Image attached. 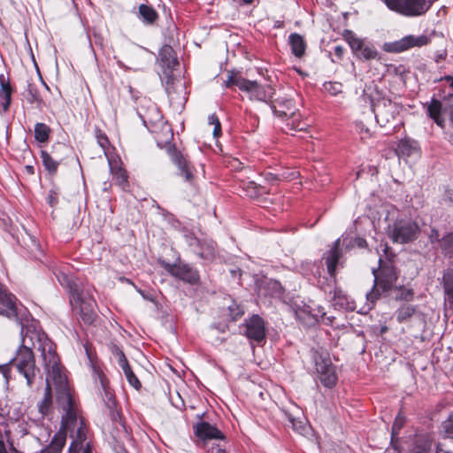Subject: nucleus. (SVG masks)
<instances>
[{
    "mask_svg": "<svg viewBox=\"0 0 453 453\" xmlns=\"http://www.w3.org/2000/svg\"><path fill=\"white\" fill-rule=\"evenodd\" d=\"M42 357L47 372L44 397L39 403V411L42 416L50 413L52 404L51 389L56 391L57 404L60 411L61 425L70 431L72 439L68 453H91V444L88 438V429L80 415L78 405L72 394L67 377L59 364L55 345L51 341L44 340L40 345Z\"/></svg>",
    "mask_w": 453,
    "mask_h": 453,
    "instance_id": "nucleus-1",
    "label": "nucleus"
},
{
    "mask_svg": "<svg viewBox=\"0 0 453 453\" xmlns=\"http://www.w3.org/2000/svg\"><path fill=\"white\" fill-rule=\"evenodd\" d=\"M22 347H20L16 356L11 360V366L23 375L27 380V384L31 386L35 377V361L32 348H37L42 353L40 343L44 340L50 341L47 335L38 331H31L29 328L21 330Z\"/></svg>",
    "mask_w": 453,
    "mask_h": 453,
    "instance_id": "nucleus-2",
    "label": "nucleus"
},
{
    "mask_svg": "<svg viewBox=\"0 0 453 453\" xmlns=\"http://www.w3.org/2000/svg\"><path fill=\"white\" fill-rule=\"evenodd\" d=\"M59 283L70 289V303L75 314L79 315L85 324L90 325L96 318V301L89 287H79L66 273H56Z\"/></svg>",
    "mask_w": 453,
    "mask_h": 453,
    "instance_id": "nucleus-3",
    "label": "nucleus"
},
{
    "mask_svg": "<svg viewBox=\"0 0 453 453\" xmlns=\"http://www.w3.org/2000/svg\"><path fill=\"white\" fill-rule=\"evenodd\" d=\"M374 274V288L373 289L366 294V299L370 303H368V309H372L375 300H377L380 293L379 288L381 289L382 293H388L391 290L395 291V298L396 300L411 301L414 296V292L411 288L404 287H394L397 280L396 273L392 267L381 268L380 274H376L375 270H372Z\"/></svg>",
    "mask_w": 453,
    "mask_h": 453,
    "instance_id": "nucleus-4",
    "label": "nucleus"
},
{
    "mask_svg": "<svg viewBox=\"0 0 453 453\" xmlns=\"http://www.w3.org/2000/svg\"><path fill=\"white\" fill-rule=\"evenodd\" d=\"M225 86L226 88L236 86L242 92L248 95L250 100L264 103H270L274 93L273 88L270 86H264L255 81L247 80L234 71L228 73Z\"/></svg>",
    "mask_w": 453,
    "mask_h": 453,
    "instance_id": "nucleus-5",
    "label": "nucleus"
},
{
    "mask_svg": "<svg viewBox=\"0 0 453 453\" xmlns=\"http://www.w3.org/2000/svg\"><path fill=\"white\" fill-rule=\"evenodd\" d=\"M420 228L417 222L409 218H397L389 220L387 234L395 243H409L418 239Z\"/></svg>",
    "mask_w": 453,
    "mask_h": 453,
    "instance_id": "nucleus-6",
    "label": "nucleus"
},
{
    "mask_svg": "<svg viewBox=\"0 0 453 453\" xmlns=\"http://www.w3.org/2000/svg\"><path fill=\"white\" fill-rule=\"evenodd\" d=\"M388 8L407 17L420 16L431 6L427 0H383Z\"/></svg>",
    "mask_w": 453,
    "mask_h": 453,
    "instance_id": "nucleus-7",
    "label": "nucleus"
},
{
    "mask_svg": "<svg viewBox=\"0 0 453 453\" xmlns=\"http://www.w3.org/2000/svg\"><path fill=\"white\" fill-rule=\"evenodd\" d=\"M344 36L356 57L364 60L378 58L379 52L372 43L357 37L351 31H347Z\"/></svg>",
    "mask_w": 453,
    "mask_h": 453,
    "instance_id": "nucleus-8",
    "label": "nucleus"
},
{
    "mask_svg": "<svg viewBox=\"0 0 453 453\" xmlns=\"http://www.w3.org/2000/svg\"><path fill=\"white\" fill-rule=\"evenodd\" d=\"M428 42L429 38L426 35H409L397 41L384 43L383 50L387 52L400 53L412 48L423 47Z\"/></svg>",
    "mask_w": 453,
    "mask_h": 453,
    "instance_id": "nucleus-9",
    "label": "nucleus"
},
{
    "mask_svg": "<svg viewBox=\"0 0 453 453\" xmlns=\"http://www.w3.org/2000/svg\"><path fill=\"white\" fill-rule=\"evenodd\" d=\"M372 110L376 120L380 126L387 125L399 113L398 105L387 98H381L372 104Z\"/></svg>",
    "mask_w": 453,
    "mask_h": 453,
    "instance_id": "nucleus-10",
    "label": "nucleus"
},
{
    "mask_svg": "<svg viewBox=\"0 0 453 453\" xmlns=\"http://www.w3.org/2000/svg\"><path fill=\"white\" fill-rule=\"evenodd\" d=\"M23 307L17 303L16 297L0 284V314L9 319H19Z\"/></svg>",
    "mask_w": 453,
    "mask_h": 453,
    "instance_id": "nucleus-11",
    "label": "nucleus"
},
{
    "mask_svg": "<svg viewBox=\"0 0 453 453\" xmlns=\"http://www.w3.org/2000/svg\"><path fill=\"white\" fill-rule=\"evenodd\" d=\"M243 333L250 340L257 343L262 342L265 338L264 319L258 315H253L249 319H246L243 326Z\"/></svg>",
    "mask_w": 453,
    "mask_h": 453,
    "instance_id": "nucleus-12",
    "label": "nucleus"
},
{
    "mask_svg": "<svg viewBox=\"0 0 453 453\" xmlns=\"http://www.w3.org/2000/svg\"><path fill=\"white\" fill-rule=\"evenodd\" d=\"M195 434L202 441L219 439L224 440L225 436L215 426L208 422L201 421L194 426Z\"/></svg>",
    "mask_w": 453,
    "mask_h": 453,
    "instance_id": "nucleus-13",
    "label": "nucleus"
},
{
    "mask_svg": "<svg viewBox=\"0 0 453 453\" xmlns=\"http://www.w3.org/2000/svg\"><path fill=\"white\" fill-rule=\"evenodd\" d=\"M166 270L175 278L195 283L198 280V273L188 265H167Z\"/></svg>",
    "mask_w": 453,
    "mask_h": 453,
    "instance_id": "nucleus-14",
    "label": "nucleus"
},
{
    "mask_svg": "<svg viewBox=\"0 0 453 453\" xmlns=\"http://www.w3.org/2000/svg\"><path fill=\"white\" fill-rule=\"evenodd\" d=\"M396 152L399 157L406 159L417 160L420 157V149L418 142L409 138L402 139L398 142Z\"/></svg>",
    "mask_w": 453,
    "mask_h": 453,
    "instance_id": "nucleus-15",
    "label": "nucleus"
},
{
    "mask_svg": "<svg viewBox=\"0 0 453 453\" xmlns=\"http://www.w3.org/2000/svg\"><path fill=\"white\" fill-rule=\"evenodd\" d=\"M107 158L110 171L112 174L115 184L119 186L123 190H126V188L128 186L127 175L126 171L121 166L120 160L113 157H109L108 156Z\"/></svg>",
    "mask_w": 453,
    "mask_h": 453,
    "instance_id": "nucleus-16",
    "label": "nucleus"
},
{
    "mask_svg": "<svg viewBox=\"0 0 453 453\" xmlns=\"http://www.w3.org/2000/svg\"><path fill=\"white\" fill-rule=\"evenodd\" d=\"M271 108L273 113L280 118H293L296 111L294 101L288 98L277 99L276 104H272Z\"/></svg>",
    "mask_w": 453,
    "mask_h": 453,
    "instance_id": "nucleus-17",
    "label": "nucleus"
},
{
    "mask_svg": "<svg viewBox=\"0 0 453 453\" xmlns=\"http://www.w3.org/2000/svg\"><path fill=\"white\" fill-rule=\"evenodd\" d=\"M69 433V430H65L61 426V431L57 433L51 440L50 444L42 449V453H61L66 441V434Z\"/></svg>",
    "mask_w": 453,
    "mask_h": 453,
    "instance_id": "nucleus-18",
    "label": "nucleus"
},
{
    "mask_svg": "<svg viewBox=\"0 0 453 453\" xmlns=\"http://www.w3.org/2000/svg\"><path fill=\"white\" fill-rule=\"evenodd\" d=\"M341 242V239L336 240L328 254L325 257L327 272L331 276L335 274V268L341 257L339 249Z\"/></svg>",
    "mask_w": 453,
    "mask_h": 453,
    "instance_id": "nucleus-19",
    "label": "nucleus"
},
{
    "mask_svg": "<svg viewBox=\"0 0 453 453\" xmlns=\"http://www.w3.org/2000/svg\"><path fill=\"white\" fill-rule=\"evenodd\" d=\"M119 365L122 368L128 383L134 387L135 389H139L141 388V382L138 378L133 372L131 367L128 365V362L122 351L119 352Z\"/></svg>",
    "mask_w": 453,
    "mask_h": 453,
    "instance_id": "nucleus-20",
    "label": "nucleus"
},
{
    "mask_svg": "<svg viewBox=\"0 0 453 453\" xmlns=\"http://www.w3.org/2000/svg\"><path fill=\"white\" fill-rule=\"evenodd\" d=\"M160 60L168 70H173L179 63L171 46H164L159 52Z\"/></svg>",
    "mask_w": 453,
    "mask_h": 453,
    "instance_id": "nucleus-21",
    "label": "nucleus"
},
{
    "mask_svg": "<svg viewBox=\"0 0 453 453\" xmlns=\"http://www.w3.org/2000/svg\"><path fill=\"white\" fill-rule=\"evenodd\" d=\"M289 43L291 46L292 53L296 58H301L304 55L306 50V42L302 35L296 33L291 34L289 35Z\"/></svg>",
    "mask_w": 453,
    "mask_h": 453,
    "instance_id": "nucleus-22",
    "label": "nucleus"
},
{
    "mask_svg": "<svg viewBox=\"0 0 453 453\" xmlns=\"http://www.w3.org/2000/svg\"><path fill=\"white\" fill-rule=\"evenodd\" d=\"M196 242L198 243L197 250H195V252L203 259L211 260L215 257V244L212 242H203L200 243L197 240Z\"/></svg>",
    "mask_w": 453,
    "mask_h": 453,
    "instance_id": "nucleus-23",
    "label": "nucleus"
},
{
    "mask_svg": "<svg viewBox=\"0 0 453 453\" xmlns=\"http://www.w3.org/2000/svg\"><path fill=\"white\" fill-rule=\"evenodd\" d=\"M441 103L436 99H433L427 107L429 116L440 127H442L444 123V119L441 118Z\"/></svg>",
    "mask_w": 453,
    "mask_h": 453,
    "instance_id": "nucleus-24",
    "label": "nucleus"
},
{
    "mask_svg": "<svg viewBox=\"0 0 453 453\" xmlns=\"http://www.w3.org/2000/svg\"><path fill=\"white\" fill-rule=\"evenodd\" d=\"M315 365H316V371L319 376V379L323 375L326 374V372H329V368H332L334 365L327 357H323L321 355L315 356Z\"/></svg>",
    "mask_w": 453,
    "mask_h": 453,
    "instance_id": "nucleus-25",
    "label": "nucleus"
},
{
    "mask_svg": "<svg viewBox=\"0 0 453 453\" xmlns=\"http://www.w3.org/2000/svg\"><path fill=\"white\" fill-rule=\"evenodd\" d=\"M431 448V441L427 437L417 436L413 441L411 453H426Z\"/></svg>",
    "mask_w": 453,
    "mask_h": 453,
    "instance_id": "nucleus-26",
    "label": "nucleus"
},
{
    "mask_svg": "<svg viewBox=\"0 0 453 453\" xmlns=\"http://www.w3.org/2000/svg\"><path fill=\"white\" fill-rule=\"evenodd\" d=\"M139 16L143 22L152 24L157 19V13L151 6L141 4L139 6Z\"/></svg>",
    "mask_w": 453,
    "mask_h": 453,
    "instance_id": "nucleus-27",
    "label": "nucleus"
},
{
    "mask_svg": "<svg viewBox=\"0 0 453 453\" xmlns=\"http://www.w3.org/2000/svg\"><path fill=\"white\" fill-rule=\"evenodd\" d=\"M296 318L307 324L308 319H311V302L303 303V305L296 304L294 308Z\"/></svg>",
    "mask_w": 453,
    "mask_h": 453,
    "instance_id": "nucleus-28",
    "label": "nucleus"
},
{
    "mask_svg": "<svg viewBox=\"0 0 453 453\" xmlns=\"http://www.w3.org/2000/svg\"><path fill=\"white\" fill-rule=\"evenodd\" d=\"M444 293L447 299L453 298V270H446L442 276Z\"/></svg>",
    "mask_w": 453,
    "mask_h": 453,
    "instance_id": "nucleus-29",
    "label": "nucleus"
},
{
    "mask_svg": "<svg viewBox=\"0 0 453 453\" xmlns=\"http://www.w3.org/2000/svg\"><path fill=\"white\" fill-rule=\"evenodd\" d=\"M174 161L180 170V175L184 176L187 181H190L193 178V174L186 159L181 156H176Z\"/></svg>",
    "mask_w": 453,
    "mask_h": 453,
    "instance_id": "nucleus-30",
    "label": "nucleus"
},
{
    "mask_svg": "<svg viewBox=\"0 0 453 453\" xmlns=\"http://www.w3.org/2000/svg\"><path fill=\"white\" fill-rule=\"evenodd\" d=\"M415 306L411 304H403L395 311L396 319L402 323L409 319L415 312Z\"/></svg>",
    "mask_w": 453,
    "mask_h": 453,
    "instance_id": "nucleus-31",
    "label": "nucleus"
},
{
    "mask_svg": "<svg viewBox=\"0 0 453 453\" xmlns=\"http://www.w3.org/2000/svg\"><path fill=\"white\" fill-rule=\"evenodd\" d=\"M50 129L44 123H36L35 126V138L39 142H46L50 136Z\"/></svg>",
    "mask_w": 453,
    "mask_h": 453,
    "instance_id": "nucleus-32",
    "label": "nucleus"
},
{
    "mask_svg": "<svg viewBox=\"0 0 453 453\" xmlns=\"http://www.w3.org/2000/svg\"><path fill=\"white\" fill-rule=\"evenodd\" d=\"M311 319H308L307 325H312L317 323L320 319H323L326 315V311L323 306L316 304L311 301Z\"/></svg>",
    "mask_w": 453,
    "mask_h": 453,
    "instance_id": "nucleus-33",
    "label": "nucleus"
},
{
    "mask_svg": "<svg viewBox=\"0 0 453 453\" xmlns=\"http://www.w3.org/2000/svg\"><path fill=\"white\" fill-rule=\"evenodd\" d=\"M0 96L4 100V108L7 109L11 103V87L5 82L4 75L0 76Z\"/></svg>",
    "mask_w": 453,
    "mask_h": 453,
    "instance_id": "nucleus-34",
    "label": "nucleus"
},
{
    "mask_svg": "<svg viewBox=\"0 0 453 453\" xmlns=\"http://www.w3.org/2000/svg\"><path fill=\"white\" fill-rule=\"evenodd\" d=\"M338 377L335 367L329 368V372L326 374H323L319 380L326 388H333L337 382Z\"/></svg>",
    "mask_w": 453,
    "mask_h": 453,
    "instance_id": "nucleus-35",
    "label": "nucleus"
},
{
    "mask_svg": "<svg viewBox=\"0 0 453 453\" xmlns=\"http://www.w3.org/2000/svg\"><path fill=\"white\" fill-rule=\"evenodd\" d=\"M41 157L42 164L47 171L50 173H56L58 167V162L52 158V157L46 151H42Z\"/></svg>",
    "mask_w": 453,
    "mask_h": 453,
    "instance_id": "nucleus-36",
    "label": "nucleus"
},
{
    "mask_svg": "<svg viewBox=\"0 0 453 453\" xmlns=\"http://www.w3.org/2000/svg\"><path fill=\"white\" fill-rule=\"evenodd\" d=\"M228 313L233 320H236L240 317H242L244 313L243 308L238 304L235 301H232L231 303L227 306Z\"/></svg>",
    "mask_w": 453,
    "mask_h": 453,
    "instance_id": "nucleus-37",
    "label": "nucleus"
},
{
    "mask_svg": "<svg viewBox=\"0 0 453 453\" xmlns=\"http://www.w3.org/2000/svg\"><path fill=\"white\" fill-rule=\"evenodd\" d=\"M266 286L270 295L273 296L280 297L283 293V288L277 280H269L266 281Z\"/></svg>",
    "mask_w": 453,
    "mask_h": 453,
    "instance_id": "nucleus-38",
    "label": "nucleus"
},
{
    "mask_svg": "<svg viewBox=\"0 0 453 453\" xmlns=\"http://www.w3.org/2000/svg\"><path fill=\"white\" fill-rule=\"evenodd\" d=\"M287 126L289 127L290 130L294 131L304 130L307 127V125L304 122L297 119L296 114H295L293 118L287 117Z\"/></svg>",
    "mask_w": 453,
    "mask_h": 453,
    "instance_id": "nucleus-39",
    "label": "nucleus"
},
{
    "mask_svg": "<svg viewBox=\"0 0 453 453\" xmlns=\"http://www.w3.org/2000/svg\"><path fill=\"white\" fill-rule=\"evenodd\" d=\"M324 89L332 96H337L342 91V84L336 81H326L323 85Z\"/></svg>",
    "mask_w": 453,
    "mask_h": 453,
    "instance_id": "nucleus-40",
    "label": "nucleus"
},
{
    "mask_svg": "<svg viewBox=\"0 0 453 453\" xmlns=\"http://www.w3.org/2000/svg\"><path fill=\"white\" fill-rule=\"evenodd\" d=\"M441 250L446 253H453V232L441 238Z\"/></svg>",
    "mask_w": 453,
    "mask_h": 453,
    "instance_id": "nucleus-41",
    "label": "nucleus"
},
{
    "mask_svg": "<svg viewBox=\"0 0 453 453\" xmlns=\"http://www.w3.org/2000/svg\"><path fill=\"white\" fill-rule=\"evenodd\" d=\"M428 239L434 247L441 249V238H440V234L437 229H431Z\"/></svg>",
    "mask_w": 453,
    "mask_h": 453,
    "instance_id": "nucleus-42",
    "label": "nucleus"
},
{
    "mask_svg": "<svg viewBox=\"0 0 453 453\" xmlns=\"http://www.w3.org/2000/svg\"><path fill=\"white\" fill-rule=\"evenodd\" d=\"M403 424H404V418L401 415H398L395 418L393 426H392V434L393 435L397 434L399 430L403 427Z\"/></svg>",
    "mask_w": 453,
    "mask_h": 453,
    "instance_id": "nucleus-43",
    "label": "nucleus"
},
{
    "mask_svg": "<svg viewBox=\"0 0 453 453\" xmlns=\"http://www.w3.org/2000/svg\"><path fill=\"white\" fill-rule=\"evenodd\" d=\"M443 427L446 436L453 440V417L444 423Z\"/></svg>",
    "mask_w": 453,
    "mask_h": 453,
    "instance_id": "nucleus-44",
    "label": "nucleus"
},
{
    "mask_svg": "<svg viewBox=\"0 0 453 453\" xmlns=\"http://www.w3.org/2000/svg\"><path fill=\"white\" fill-rule=\"evenodd\" d=\"M96 139H97L98 144L104 150L105 155L107 156L106 150H107L108 145H109L108 138L106 137V135H104L103 134H97Z\"/></svg>",
    "mask_w": 453,
    "mask_h": 453,
    "instance_id": "nucleus-45",
    "label": "nucleus"
},
{
    "mask_svg": "<svg viewBox=\"0 0 453 453\" xmlns=\"http://www.w3.org/2000/svg\"><path fill=\"white\" fill-rule=\"evenodd\" d=\"M171 72H172V70H169V72H166V71L165 72V90L168 95H171L170 84H172L173 81V77L171 74Z\"/></svg>",
    "mask_w": 453,
    "mask_h": 453,
    "instance_id": "nucleus-46",
    "label": "nucleus"
},
{
    "mask_svg": "<svg viewBox=\"0 0 453 453\" xmlns=\"http://www.w3.org/2000/svg\"><path fill=\"white\" fill-rule=\"evenodd\" d=\"M213 136L215 138H218L220 134H221V126H220V122H218L214 125V127H213Z\"/></svg>",
    "mask_w": 453,
    "mask_h": 453,
    "instance_id": "nucleus-47",
    "label": "nucleus"
},
{
    "mask_svg": "<svg viewBox=\"0 0 453 453\" xmlns=\"http://www.w3.org/2000/svg\"><path fill=\"white\" fill-rule=\"evenodd\" d=\"M343 47L337 45L334 48V52L338 58H342L343 55Z\"/></svg>",
    "mask_w": 453,
    "mask_h": 453,
    "instance_id": "nucleus-48",
    "label": "nucleus"
},
{
    "mask_svg": "<svg viewBox=\"0 0 453 453\" xmlns=\"http://www.w3.org/2000/svg\"><path fill=\"white\" fill-rule=\"evenodd\" d=\"M208 121L210 125H215L216 123L219 122L218 117L215 114H211L208 118Z\"/></svg>",
    "mask_w": 453,
    "mask_h": 453,
    "instance_id": "nucleus-49",
    "label": "nucleus"
},
{
    "mask_svg": "<svg viewBox=\"0 0 453 453\" xmlns=\"http://www.w3.org/2000/svg\"><path fill=\"white\" fill-rule=\"evenodd\" d=\"M26 172L29 174H34L35 173V168L34 166L32 165H27L26 167Z\"/></svg>",
    "mask_w": 453,
    "mask_h": 453,
    "instance_id": "nucleus-50",
    "label": "nucleus"
},
{
    "mask_svg": "<svg viewBox=\"0 0 453 453\" xmlns=\"http://www.w3.org/2000/svg\"><path fill=\"white\" fill-rule=\"evenodd\" d=\"M445 58H446V53H445V52L440 53V54L437 56V58H435V61H436L437 63H439V62H440V60L444 59Z\"/></svg>",
    "mask_w": 453,
    "mask_h": 453,
    "instance_id": "nucleus-51",
    "label": "nucleus"
},
{
    "mask_svg": "<svg viewBox=\"0 0 453 453\" xmlns=\"http://www.w3.org/2000/svg\"><path fill=\"white\" fill-rule=\"evenodd\" d=\"M446 196L449 201H453V190L446 191Z\"/></svg>",
    "mask_w": 453,
    "mask_h": 453,
    "instance_id": "nucleus-52",
    "label": "nucleus"
},
{
    "mask_svg": "<svg viewBox=\"0 0 453 453\" xmlns=\"http://www.w3.org/2000/svg\"><path fill=\"white\" fill-rule=\"evenodd\" d=\"M117 65H118L120 68H122V69H124V70H127V69H128V67H127V65H125L121 60H118V61H117Z\"/></svg>",
    "mask_w": 453,
    "mask_h": 453,
    "instance_id": "nucleus-53",
    "label": "nucleus"
},
{
    "mask_svg": "<svg viewBox=\"0 0 453 453\" xmlns=\"http://www.w3.org/2000/svg\"><path fill=\"white\" fill-rule=\"evenodd\" d=\"M445 80L449 82V86L453 88V76H446Z\"/></svg>",
    "mask_w": 453,
    "mask_h": 453,
    "instance_id": "nucleus-54",
    "label": "nucleus"
},
{
    "mask_svg": "<svg viewBox=\"0 0 453 453\" xmlns=\"http://www.w3.org/2000/svg\"><path fill=\"white\" fill-rule=\"evenodd\" d=\"M0 453H7L4 442L1 441H0Z\"/></svg>",
    "mask_w": 453,
    "mask_h": 453,
    "instance_id": "nucleus-55",
    "label": "nucleus"
},
{
    "mask_svg": "<svg viewBox=\"0 0 453 453\" xmlns=\"http://www.w3.org/2000/svg\"><path fill=\"white\" fill-rule=\"evenodd\" d=\"M365 243V241L364 239H358L357 240V245L362 247Z\"/></svg>",
    "mask_w": 453,
    "mask_h": 453,
    "instance_id": "nucleus-56",
    "label": "nucleus"
},
{
    "mask_svg": "<svg viewBox=\"0 0 453 453\" xmlns=\"http://www.w3.org/2000/svg\"><path fill=\"white\" fill-rule=\"evenodd\" d=\"M385 453H398V452H396V451H395V449H388V450H386V452H385Z\"/></svg>",
    "mask_w": 453,
    "mask_h": 453,
    "instance_id": "nucleus-57",
    "label": "nucleus"
},
{
    "mask_svg": "<svg viewBox=\"0 0 453 453\" xmlns=\"http://www.w3.org/2000/svg\"><path fill=\"white\" fill-rule=\"evenodd\" d=\"M244 4H251L254 0H242Z\"/></svg>",
    "mask_w": 453,
    "mask_h": 453,
    "instance_id": "nucleus-58",
    "label": "nucleus"
},
{
    "mask_svg": "<svg viewBox=\"0 0 453 453\" xmlns=\"http://www.w3.org/2000/svg\"><path fill=\"white\" fill-rule=\"evenodd\" d=\"M292 425H293V427L297 429L296 426V423H295V420L294 419H290Z\"/></svg>",
    "mask_w": 453,
    "mask_h": 453,
    "instance_id": "nucleus-59",
    "label": "nucleus"
},
{
    "mask_svg": "<svg viewBox=\"0 0 453 453\" xmlns=\"http://www.w3.org/2000/svg\"><path fill=\"white\" fill-rule=\"evenodd\" d=\"M106 395H109V399H111V394H109V392H106Z\"/></svg>",
    "mask_w": 453,
    "mask_h": 453,
    "instance_id": "nucleus-60",
    "label": "nucleus"
},
{
    "mask_svg": "<svg viewBox=\"0 0 453 453\" xmlns=\"http://www.w3.org/2000/svg\"><path fill=\"white\" fill-rule=\"evenodd\" d=\"M346 241H347V239H346V238H343V239H342V242H343V243H344Z\"/></svg>",
    "mask_w": 453,
    "mask_h": 453,
    "instance_id": "nucleus-61",
    "label": "nucleus"
}]
</instances>
